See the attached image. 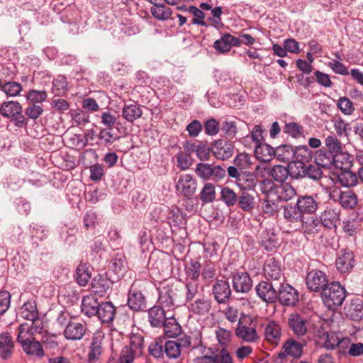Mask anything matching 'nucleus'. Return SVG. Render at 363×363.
<instances>
[{"label":"nucleus","mask_w":363,"mask_h":363,"mask_svg":"<svg viewBox=\"0 0 363 363\" xmlns=\"http://www.w3.org/2000/svg\"><path fill=\"white\" fill-rule=\"evenodd\" d=\"M89 353V361H96L99 359L102 352L101 340L98 337L92 338Z\"/></svg>","instance_id":"61"},{"label":"nucleus","mask_w":363,"mask_h":363,"mask_svg":"<svg viewBox=\"0 0 363 363\" xmlns=\"http://www.w3.org/2000/svg\"><path fill=\"white\" fill-rule=\"evenodd\" d=\"M355 263L354 252L347 249L341 250L335 261L337 269L340 273H349Z\"/></svg>","instance_id":"12"},{"label":"nucleus","mask_w":363,"mask_h":363,"mask_svg":"<svg viewBox=\"0 0 363 363\" xmlns=\"http://www.w3.org/2000/svg\"><path fill=\"white\" fill-rule=\"evenodd\" d=\"M199 284L196 281L186 280L185 283V300L191 301L199 293Z\"/></svg>","instance_id":"59"},{"label":"nucleus","mask_w":363,"mask_h":363,"mask_svg":"<svg viewBox=\"0 0 363 363\" xmlns=\"http://www.w3.org/2000/svg\"><path fill=\"white\" fill-rule=\"evenodd\" d=\"M21 345L23 350L29 356L40 358L45 355L43 345L39 341L35 340V338Z\"/></svg>","instance_id":"37"},{"label":"nucleus","mask_w":363,"mask_h":363,"mask_svg":"<svg viewBox=\"0 0 363 363\" xmlns=\"http://www.w3.org/2000/svg\"><path fill=\"white\" fill-rule=\"evenodd\" d=\"M195 173L203 180L218 182L226 175L224 167L218 164L199 162L195 168Z\"/></svg>","instance_id":"4"},{"label":"nucleus","mask_w":363,"mask_h":363,"mask_svg":"<svg viewBox=\"0 0 363 363\" xmlns=\"http://www.w3.org/2000/svg\"><path fill=\"white\" fill-rule=\"evenodd\" d=\"M164 308L160 306H155L148 311V320L152 327H162L166 320V314Z\"/></svg>","instance_id":"32"},{"label":"nucleus","mask_w":363,"mask_h":363,"mask_svg":"<svg viewBox=\"0 0 363 363\" xmlns=\"http://www.w3.org/2000/svg\"><path fill=\"white\" fill-rule=\"evenodd\" d=\"M277 292V298L284 306H294L299 300L298 291L289 284H280Z\"/></svg>","instance_id":"7"},{"label":"nucleus","mask_w":363,"mask_h":363,"mask_svg":"<svg viewBox=\"0 0 363 363\" xmlns=\"http://www.w3.org/2000/svg\"><path fill=\"white\" fill-rule=\"evenodd\" d=\"M239 206L245 211H250L255 206V197L247 191H242L238 197Z\"/></svg>","instance_id":"55"},{"label":"nucleus","mask_w":363,"mask_h":363,"mask_svg":"<svg viewBox=\"0 0 363 363\" xmlns=\"http://www.w3.org/2000/svg\"><path fill=\"white\" fill-rule=\"evenodd\" d=\"M100 306L101 303L99 302L95 296L90 294L83 298L81 310L85 315L92 317L96 315Z\"/></svg>","instance_id":"27"},{"label":"nucleus","mask_w":363,"mask_h":363,"mask_svg":"<svg viewBox=\"0 0 363 363\" xmlns=\"http://www.w3.org/2000/svg\"><path fill=\"white\" fill-rule=\"evenodd\" d=\"M279 201L275 197L273 199L265 198L263 201V212L268 216H273L278 213L280 209Z\"/></svg>","instance_id":"54"},{"label":"nucleus","mask_w":363,"mask_h":363,"mask_svg":"<svg viewBox=\"0 0 363 363\" xmlns=\"http://www.w3.org/2000/svg\"><path fill=\"white\" fill-rule=\"evenodd\" d=\"M284 349L286 353L294 357H300L303 353V345L298 341L292 339L288 340L284 343Z\"/></svg>","instance_id":"52"},{"label":"nucleus","mask_w":363,"mask_h":363,"mask_svg":"<svg viewBox=\"0 0 363 363\" xmlns=\"http://www.w3.org/2000/svg\"><path fill=\"white\" fill-rule=\"evenodd\" d=\"M240 40L230 33H225L214 43V48L220 52H227L230 51L233 46L240 47Z\"/></svg>","instance_id":"24"},{"label":"nucleus","mask_w":363,"mask_h":363,"mask_svg":"<svg viewBox=\"0 0 363 363\" xmlns=\"http://www.w3.org/2000/svg\"><path fill=\"white\" fill-rule=\"evenodd\" d=\"M201 265L199 261L191 260L190 263L185 268L186 280L199 281V278L201 275Z\"/></svg>","instance_id":"49"},{"label":"nucleus","mask_w":363,"mask_h":363,"mask_svg":"<svg viewBox=\"0 0 363 363\" xmlns=\"http://www.w3.org/2000/svg\"><path fill=\"white\" fill-rule=\"evenodd\" d=\"M220 197L222 201L228 207L233 206L238 199L235 192L228 186H225L221 189Z\"/></svg>","instance_id":"57"},{"label":"nucleus","mask_w":363,"mask_h":363,"mask_svg":"<svg viewBox=\"0 0 363 363\" xmlns=\"http://www.w3.org/2000/svg\"><path fill=\"white\" fill-rule=\"evenodd\" d=\"M316 338L317 344L327 350L335 349L343 340L337 333L325 331L323 328L317 330Z\"/></svg>","instance_id":"11"},{"label":"nucleus","mask_w":363,"mask_h":363,"mask_svg":"<svg viewBox=\"0 0 363 363\" xmlns=\"http://www.w3.org/2000/svg\"><path fill=\"white\" fill-rule=\"evenodd\" d=\"M255 155L257 160L269 162L274 157V149L267 143H260L255 147Z\"/></svg>","instance_id":"38"},{"label":"nucleus","mask_w":363,"mask_h":363,"mask_svg":"<svg viewBox=\"0 0 363 363\" xmlns=\"http://www.w3.org/2000/svg\"><path fill=\"white\" fill-rule=\"evenodd\" d=\"M296 202L303 216L314 214L320 204L318 194L298 196Z\"/></svg>","instance_id":"8"},{"label":"nucleus","mask_w":363,"mask_h":363,"mask_svg":"<svg viewBox=\"0 0 363 363\" xmlns=\"http://www.w3.org/2000/svg\"><path fill=\"white\" fill-rule=\"evenodd\" d=\"M346 297L345 289L339 283L333 281L321 292V298L325 306L334 311L340 306Z\"/></svg>","instance_id":"1"},{"label":"nucleus","mask_w":363,"mask_h":363,"mask_svg":"<svg viewBox=\"0 0 363 363\" xmlns=\"http://www.w3.org/2000/svg\"><path fill=\"white\" fill-rule=\"evenodd\" d=\"M28 103L33 104H43L48 99V93L45 90L31 89L26 95Z\"/></svg>","instance_id":"46"},{"label":"nucleus","mask_w":363,"mask_h":363,"mask_svg":"<svg viewBox=\"0 0 363 363\" xmlns=\"http://www.w3.org/2000/svg\"><path fill=\"white\" fill-rule=\"evenodd\" d=\"M338 200L340 205L345 208H352L357 203L356 195L350 190L340 191L338 195Z\"/></svg>","instance_id":"45"},{"label":"nucleus","mask_w":363,"mask_h":363,"mask_svg":"<svg viewBox=\"0 0 363 363\" xmlns=\"http://www.w3.org/2000/svg\"><path fill=\"white\" fill-rule=\"evenodd\" d=\"M163 1L150 8L152 15L157 20L166 21L171 17L172 13V9L165 5Z\"/></svg>","instance_id":"43"},{"label":"nucleus","mask_w":363,"mask_h":363,"mask_svg":"<svg viewBox=\"0 0 363 363\" xmlns=\"http://www.w3.org/2000/svg\"><path fill=\"white\" fill-rule=\"evenodd\" d=\"M112 282L106 276L98 274L91 281L92 292L99 296H104L111 289Z\"/></svg>","instance_id":"26"},{"label":"nucleus","mask_w":363,"mask_h":363,"mask_svg":"<svg viewBox=\"0 0 363 363\" xmlns=\"http://www.w3.org/2000/svg\"><path fill=\"white\" fill-rule=\"evenodd\" d=\"M1 90L9 97H15L19 96L23 90L22 85L16 82H7L2 84Z\"/></svg>","instance_id":"51"},{"label":"nucleus","mask_w":363,"mask_h":363,"mask_svg":"<svg viewBox=\"0 0 363 363\" xmlns=\"http://www.w3.org/2000/svg\"><path fill=\"white\" fill-rule=\"evenodd\" d=\"M345 314L347 318L354 320L359 321L363 318V299L362 298H354L350 303L345 306Z\"/></svg>","instance_id":"20"},{"label":"nucleus","mask_w":363,"mask_h":363,"mask_svg":"<svg viewBox=\"0 0 363 363\" xmlns=\"http://www.w3.org/2000/svg\"><path fill=\"white\" fill-rule=\"evenodd\" d=\"M274 197L279 201H288L296 195V189L289 183H281L277 186Z\"/></svg>","instance_id":"35"},{"label":"nucleus","mask_w":363,"mask_h":363,"mask_svg":"<svg viewBox=\"0 0 363 363\" xmlns=\"http://www.w3.org/2000/svg\"><path fill=\"white\" fill-rule=\"evenodd\" d=\"M212 294L218 303H226L231 296L229 283L225 280H217L213 285Z\"/></svg>","instance_id":"14"},{"label":"nucleus","mask_w":363,"mask_h":363,"mask_svg":"<svg viewBox=\"0 0 363 363\" xmlns=\"http://www.w3.org/2000/svg\"><path fill=\"white\" fill-rule=\"evenodd\" d=\"M264 339L272 345H277L281 337L280 325L274 320H270L263 325Z\"/></svg>","instance_id":"16"},{"label":"nucleus","mask_w":363,"mask_h":363,"mask_svg":"<svg viewBox=\"0 0 363 363\" xmlns=\"http://www.w3.org/2000/svg\"><path fill=\"white\" fill-rule=\"evenodd\" d=\"M220 130L225 138H233L238 133L236 122L225 119L221 124Z\"/></svg>","instance_id":"58"},{"label":"nucleus","mask_w":363,"mask_h":363,"mask_svg":"<svg viewBox=\"0 0 363 363\" xmlns=\"http://www.w3.org/2000/svg\"><path fill=\"white\" fill-rule=\"evenodd\" d=\"M135 282L129 289L127 304L133 311H143L147 308V300L144 294L135 288Z\"/></svg>","instance_id":"10"},{"label":"nucleus","mask_w":363,"mask_h":363,"mask_svg":"<svg viewBox=\"0 0 363 363\" xmlns=\"http://www.w3.org/2000/svg\"><path fill=\"white\" fill-rule=\"evenodd\" d=\"M289 325L298 336H302L307 331L306 321L299 314H291L288 320Z\"/></svg>","instance_id":"34"},{"label":"nucleus","mask_w":363,"mask_h":363,"mask_svg":"<svg viewBox=\"0 0 363 363\" xmlns=\"http://www.w3.org/2000/svg\"><path fill=\"white\" fill-rule=\"evenodd\" d=\"M294 159L292 162L295 164H306L313 158V152L306 145H301L294 148Z\"/></svg>","instance_id":"36"},{"label":"nucleus","mask_w":363,"mask_h":363,"mask_svg":"<svg viewBox=\"0 0 363 363\" xmlns=\"http://www.w3.org/2000/svg\"><path fill=\"white\" fill-rule=\"evenodd\" d=\"M329 284L328 276L324 272L317 269L308 272L306 277V284L309 291L322 292Z\"/></svg>","instance_id":"5"},{"label":"nucleus","mask_w":363,"mask_h":363,"mask_svg":"<svg viewBox=\"0 0 363 363\" xmlns=\"http://www.w3.org/2000/svg\"><path fill=\"white\" fill-rule=\"evenodd\" d=\"M196 188V179L189 174L182 175L176 184L177 193L186 198H191L195 194Z\"/></svg>","instance_id":"9"},{"label":"nucleus","mask_w":363,"mask_h":363,"mask_svg":"<svg viewBox=\"0 0 363 363\" xmlns=\"http://www.w3.org/2000/svg\"><path fill=\"white\" fill-rule=\"evenodd\" d=\"M127 265L126 258L122 252H117L114 254L110 262V269L116 274H122Z\"/></svg>","instance_id":"42"},{"label":"nucleus","mask_w":363,"mask_h":363,"mask_svg":"<svg viewBox=\"0 0 363 363\" xmlns=\"http://www.w3.org/2000/svg\"><path fill=\"white\" fill-rule=\"evenodd\" d=\"M211 303L212 302L209 298L202 296L191 302L188 309L194 315H206L211 309Z\"/></svg>","instance_id":"19"},{"label":"nucleus","mask_w":363,"mask_h":363,"mask_svg":"<svg viewBox=\"0 0 363 363\" xmlns=\"http://www.w3.org/2000/svg\"><path fill=\"white\" fill-rule=\"evenodd\" d=\"M289 172L288 169L282 165H275L270 171V174L273 179L280 183H284L288 178Z\"/></svg>","instance_id":"60"},{"label":"nucleus","mask_w":363,"mask_h":363,"mask_svg":"<svg viewBox=\"0 0 363 363\" xmlns=\"http://www.w3.org/2000/svg\"><path fill=\"white\" fill-rule=\"evenodd\" d=\"M277 186V185H275L271 179H264L259 183V188L262 193L269 199H273L274 197Z\"/></svg>","instance_id":"64"},{"label":"nucleus","mask_w":363,"mask_h":363,"mask_svg":"<svg viewBox=\"0 0 363 363\" xmlns=\"http://www.w3.org/2000/svg\"><path fill=\"white\" fill-rule=\"evenodd\" d=\"M116 314V306L111 301H105L101 302L96 316L102 324H110L114 320Z\"/></svg>","instance_id":"21"},{"label":"nucleus","mask_w":363,"mask_h":363,"mask_svg":"<svg viewBox=\"0 0 363 363\" xmlns=\"http://www.w3.org/2000/svg\"><path fill=\"white\" fill-rule=\"evenodd\" d=\"M263 271L267 279L278 281L283 277L280 264L274 257L269 258L265 261Z\"/></svg>","instance_id":"22"},{"label":"nucleus","mask_w":363,"mask_h":363,"mask_svg":"<svg viewBox=\"0 0 363 363\" xmlns=\"http://www.w3.org/2000/svg\"><path fill=\"white\" fill-rule=\"evenodd\" d=\"M67 80L65 76H57L52 82V91L55 96L64 94L67 91Z\"/></svg>","instance_id":"56"},{"label":"nucleus","mask_w":363,"mask_h":363,"mask_svg":"<svg viewBox=\"0 0 363 363\" xmlns=\"http://www.w3.org/2000/svg\"><path fill=\"white\" fill-rule=\"evenodd\" d=\"M233 288L238 293H247L252 289V281L247 272H237L233 275Z\"/></svg>","instance_id":"18"},{"label":"nucleus","mask_w":363,"mask_h":363,"mask_svg":"<svg viewBox=\"0 0 363 363\" xmlns=\"http://www.w3.org/2000/svg\"><path fill=\"white\" fill-rule=\"evenodd\" d=\"M351 167L350 162L346 163L345 167H341V172L337 175V179L339 182L345 187H350L355 186L358 182L357 175L349 170Z\"/></svg>","instance_id":"29"},{"label":"nucleus","mask_w":363,"mask_h":363,"mask_svg":"<svg viewBox=\"0 0 363 363\" xmlns=\"http://www.w3.org/2000/svg\"><path fill=\"white\" fill-rule=\"evenodd\" d=\"M235 334L238 339L248 343L256 342L260 339L256 330V324L249 316L239 319Z\"/></svg>","instance_id":"2"},{"label":"nucleus","mask_w":363,"mask_h":363,"mask_svg":"<svg viewBox=\"0 0 363 363\" xmlns=\"http://www.w3.org/2000/svg\"><path fill=\"white\" fill-rule=\"evenodd\" d=\"M321 224L329 229L336 228L340 221V211L336 208H326L320 216Z\"/></svg>","instance_id":"25"},{"label":"nucleus","mask_w":363,"mask_h":363,"mask_svg":"<svg viewBox=\"0 0 363 363\" xmlns=\"http://www.w3.org/2000/svg\"><path fill=\"white\" fill-rule=\"evenodd\" d=\"M98 138L101 144L107 146L111 145L118 138L114 136L112 128H102L99 130Z\"/></svg>","instance_id":"62"},{"label":"nucleus","mask_w":363,"mask_h":363,"mask_svg":"<svg viewBox=\"0 0 363 363\" xmlns=\"http://www.w3.org/2000/svg\"><path fill=\"white\" fill-rule=\"evenodd\" d=\"M234 149V145L232 143L218 140L212 147V153L218 160H226L233 155Z\"/></svg>","instance_id":"17"},{"label":"nucleus","mask_w":363,"mask_h":363,"mask_svg":"<svg viewBox=\"0 0 363 363\" xmlns=\"http://www.w3.org/2000/svg\"><path fill=\"white\" fill-rule=\"evenodd\" d=\"M87 328L84 323L72 321L63 330L65 339L68 340H80L85 335Z\"/></svg>","instance_id":"15"},{"label":"nucleus","mask_w":363,"mask_h":363,"mask_svg":"<svg viewBox=\"0 0 363 363\" xmlns=\"http://www.w3.org/2000/svg\"><path fill=\"white\" fill-rule=\"evenodd\" d=\"M91 279V274L86 264H81L76 269V280L79 285L86 286Z\"/></svg>","instance_id":"53"},{"label":"nucleus","mask_w":363,"mask_h":363,"mask_svg":"<svg viewBox=\"0 0 363 363\" xmlns=\"http://www.w3.org/2000/svg\"><path fill=\"white\" fill-rule=\"evenodd\" d=\"M255 291L257 296L266 303H275L277 299V289L272 283L267 281H260L255 286Z\"/></svg>","instance_id":"13"},{"label":"nucleus","mask_w":363,"mask_h":363,"mask_svg":"<svg viewBox=\"0 0 363 363\" xmlns=\"http://www.w3.org/2000/svg\"><path fill=\"white\" fill-rule=\"evenodd\" d=\"M284 218L289 223H295L303 220L304 217L300 208L297 206V202L294 205L291 203L286 204L283 208Z\"/></svg>","instance_id":"31"},{"label":"nucleus","mask_w":363,"mask_h":363,"mask_svg":"<svg viewBox=\"0 0 363 363\" xmlns=\"http://www.w3.org/2000/svg\"><path fill=\"white\" fill-rule=\"evenodd\" d=\"M294 148L288 145H281L274 150V157L280 162L288 163L294 159Z\"/></svg>","instance_id":"41"},{"label":"nucleus","mask_w":363,"mask_h":363,"mask_svg":"<svg viewBox=\"0 0 363 363\" xmlns=\"http://www.w3.org/2000/svg\"><path fill=\"white\" fill-rule=\"evenodd\" d=\"M0 114L12 121L16 127L22 128L27 123L25 116L22 114V106L18 101L3 102L0 106Z\"/></svg>","instance_id":"3"},{"label":"nucleus","mask_w":363,"mask_h":363,"mask_svg":"<svg viewBox=\"0 0 363 363\" xmlns=\"http://www.w3.org/2000/svg\"><path fill=\"white\" fill-rule=\"evenodd\" d=\"M34 336L35 335L29 328L28 323H21L19 325L16 340L20 345L34 339Z\"/></svg>","instance_id":"50"},{"label":"nucleus","mask_w":363,"mask_h":363,"mask_svg":"<svg viewBox=\"0 0 363 363\" xmlns=\"http://www.w3.org/2000/svg\"><path fill=\"white\" fill-rule=\"evenodd\" d=\"M216 187L212 183H206L199 194L203 203H211L216 199Z\"/></svg>","instance_id":"48"},{"label":"nucleus","mask_w":363,"mask_h":363,"mask_svg":"<svg viewBox=\"0 0 363 363\" xmlns=\"http://www.w3.org/2000/svg\"><path fill=\"white\" fill-rule=\"evenodd\" d=\"M138 342H135V340H131L130 345L129 347L125 346L123 348L121 355L118 359L119 363H133L137 352H141L142 349V341L138 339Z\"/></svg>","instance_id":"23"},{"label":"nucleus","mask_w":363,"mask_h":363,"mask_svg":"<svg viewBox=\"0 0 363 363\" xmlns=\"http://www.w3.org/2000/svg\"><path fill=\"white\" fill-rule=\"evenodd\" d=\"M162 327L164 328V333L168 337H174L181 333V327L173 316L167 318Z\"/></svg>","instance_id":"44"},{"label":"nucleus","mask_w":363,"mask_h":363,"mask_svg":"<svg viewBox=\"0 0 363 363\" xmlns=\"http://www.w3.org/2000/svg\"><path fill=\"white\" fill-rule=\"evenodd\" d=\"M257 178L255 173L247 171H242L241 176L236 184L242 191L254 190L257 184Z\"/></svg>","instance_id":"28"},{"label":"nucleus","mask_w":363,"mask_h":363,"mask_svg":"<svg viewBox=\"0 0 363 363\" xmlns=\"http://www.w3.org/2000/svg\"><path fill=\"white\" fill-rule=\"evenodd\" d=\"M14 342L10 333H2L0 335V357L4 359H9L13 352Z\"/></svg>","instance_id":"30"},{"label":"nucleus","mask_w":363,"mask_h":363,"mask_svg":"<svg viewBox=\"0 0 363 363\" xmlns=\"http://www.w3.org/2000/svg\"><path fill=\"white\" fill-rule=\"evenodd\" d=\"M178 10H181L182 11H184L185 13H188L193 16V18L191 20V24L194 25H198V26H202L206 27L208 25L204 21L205 18V13L201 10L197 8L195 6H187L186 5H182L178 6L177 7Z\"/></svg>","instance_id":"33"},{"label":"nucleus","mask_w":363,"mask_h":363,"mask_svg":"<svg viewBox=\"0 0 363 363\" xmlns=\"http://www.w3.org/2000/svg\"><path fill=\"white\" fill-rule=\"evenodd\" d=\"M143 111L137 103L125 104L122 110V116L128 122L133 123L142 116Z\"/></svg>","instance_id":"39"},{"label":"nucleus","mask_w":363,"mask_h":363,"mask_svg":"<svg viewBox=\"0 0 363 363\" xmlns=\"http://www.w3.org/2000/svg\"><path fill=\"white\" fill-rule=\"evenodd\" d=\"M300 223H301L302 229L306 234H315L320 230V221L317 217H311L306 219L303 217V220Z\"/></svg>","instance_id":"47"},{"label":"nucleus","mask_w":363,"mask_h":363,"mask_svg":"<svg viewBox=\"0 0 363 363\" xmlns=\"http://www.w3.org/2000/svg\"><path fill=\"white\" fill-rule=\"evenodd\" d=\"M177 289L172 285H166L159 289L158 303L167 311L175 308L178 302Z\"/></svg>","instance_id":"6"},{"label":"nucleus","mask_w":363,"mask_h":363,"mask_svg":"<svg viewBox=\"0 0 363 363\" xmlns=\"http://www.w3.org/2000/svg\"><path fill=\"white\" fill-rule=\"evenodd\" d=\"M337 108L346 116H350L354 111L353 102L347 97H340L337 103Z\"/></svg>","instance_id":"63"},{"label":"nucleus","mask_w":363,"mask_h":363,"mask_svg":"<svg viewBox=\"0 0 363 363\" xmlns=\"http://www.w3.org/2000/svg\"><path fill=\"white\" fill-rule=\"evenodd\" d=\"M19 315L22 318L28 321L38 318L39 313L35 301L29 300L24 303L20 308Z\"/></svg>","instance_id":"40"}]
</instances>
